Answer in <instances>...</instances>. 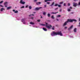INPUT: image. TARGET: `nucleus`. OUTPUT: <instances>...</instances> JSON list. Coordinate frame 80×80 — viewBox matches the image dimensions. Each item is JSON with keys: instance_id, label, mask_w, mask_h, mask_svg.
I'll return each instance as SVG.
<instances>
[{"instance_id": "nucleus-42", "label": "nucleus", "mask_w": 80, "mask_h": 80, "mask_svg": "<svg viewBox=\"0 0 80 80\" xmlns=\"http://www.w3.org/2000/svg\"><path fill=\"white\" fill-rule=\"evenodd\" d=\"M52 30H55V28H53V27L52 28Z\"/></svg>"}, {"instance_id": "nucleus-7", "label": "nucleus", "mask_w": 80, "mask_h": 80, "mask_svg": "<svg viewBox=\"0 0 80 80\" xmlns=\"http://www.w3.org/2000/svg\"><path fill=\"white\" fill-rule=\"evenodd\" d=\"M8 2H4V5H5V7H7V3Z\"/></svg>"}, {"instance_id": "nucleus-33", "label": "nucleus", "mask_w": 80, "mask_h": 80, "mask_svg": "<svg viewBox=\"0 0 80 80\" xmlns=\"http://www.w3.org/2000/svg\"><path fill=\"white\" fill-rule=\"evenodd\" d=\"M38 22H40V19H38L37 20Z\"/></svg>"}, {"instance_id": "nucleus-50", "label": "nucleus", "mask_w": 80, "mask_h": 80, "mask_svg": "<svg viewBox=\"0 0 80 80\" xmlns=\"http://www.w3.org/2000/svg\"><path fill=\"white\" fill-rule=\"evenodd\" d=\"M74 0V1H77V0Z\"/></svg>"}, {"instance_id": "nucleus-2", "label": "nucleus", "mask_w": 80, "mask_h": 80, "mask_svg": "<svg viewBox=\"0 0 80 80\" xmlns=\"http://www.w3.org/2000/svg\"><path fill=\"white\" fill-rule=\"evenodd\" d=\"M60 35V36H63V34H62L61 32H55L54 31H53L52 33H51V35L52 36H55V35Z\"/></svg>"}, {"instance_id": "nucleus-8", "label": "nucleus", "mask_w": 80, "mask_h": 80, "mask_svg": "<svg viewBox=\"0 0 80 80\" xmlns=\"http://www.w3.org/2000/svg\"><path fill=\"white\" fill-rule=\"evenodd\" d=\"M25 18H22V22H23V23H24V24H25Z\"/></svg>"}, {"instance_id": "nucleus-52", "label": "nucleus", "mask_w": 80, "mask_h": 80, "mask_svg": "<svg viewBox=\"0 0 80 80\" xmlns=\"http://www.w3.org/2000/svg\"><path fill=\"white\" fill-rule=\"evenodd\" d=\"M79 25H80V22L79 23Z\"/></svg>"}, {"instance_id": "nucleus-19", "label": "nucleus", "mask_w": 80, "mask_h": 80, "mask_svg": "<svg viewBox=\"0 0 80 80\" xmlns=\"http://www.w3.org/2000/svg\"><path fill=\"white\" fill-rule=\"evenodd\" d=\"M51 18H52V19H55V18H54V16L52 15L51 17Z\"/></svg>"}, {"instance_id": "nucleus-34", "label": "nucleus", "mask_w": 80, "mask_h": 80, "mask_svg": "<svg viewBox=\"0 0 80 80\" xmlns=\"http://www.w3.org/2000/svg\"><path fill=\"white\" fill-rule=\"evenodd\" d=\"M68 28V27H65L64 28L65 29H67V28Z\"/></svg>"}, {"instance_id": "nucleus-25", "label": "nucleus", "mask_w": 80, "mask_h": 80, "mask_svg": "<svg viewBox=\"0 0 80 80\" xmlns=\"http://www.w3.org/2000/svg\"><path fill=\"white\" fill-rule=\"evenodd\" d=\"M43 14L44 15H46V12H43Z\"/></svg>"}, {"instance_id": "nucleus-49", "label": "nucleus", "mask_w": 80, "mask_h": 80, "mask_svg": "<svg viewBox=\"0 0 80 80\" xmlns=\"http://www.w3.org/2000/svg\"><path fill=\"white\" fill-rule=\"evenodd\" d=\"M79 22H80V18H79Z\"/></svg>"}, {"instance_id": "nucleus-28", "label": "nucleus", "mask_w": 80, "mask_h": 80, "mask_svg": "<svg viewBox=\"0 0 80 80\" xmlns=\"http://www.w3.org/2000/svg\"><path fill=\"white\" fill-rule=\"evenodd\" d=\"M68 12H70V9H68Z\"/></svg>"}, {"instance_id": "nucleus-39", "label": "nucleus", "mask_w": 80, "mask_h": 80, "mask_svg": "<svg viewBox=\"0 0 80 80\" xmlns=\"http://www.w3.org/2000/svg\"><path fill=\"white\" fill-rule=\"evenodd\" d=\"M0 6L2 7H3V6H2V5H0Z\"/></svg>"}, {"instance_id": "nucleus-32", "label": "nucleus", "mask_w": 80, "mask_h": 80, "mask_svg": "<svg viewBox=\"0 0 80 80\" xmlns=\"http://www.w3.org/2000/svg\"><path fill=\"white\" fill-rule=\"evenodd\" d=\"M62 9H60V10H59V12H62Z\"/></svg>"}, {"instance_id": "nucleus-20", "label": "nucleus", "mask_w": 80, "mask_h": 80, "mask_svg": "<svg viewBox=\"0 0 80 80\" xmlns=\"http://www.w3.org/2000/svg\"><path fill=\"white\" fill-rule=\"evenodd\" d=\"M58 4H55L54 6L55 7H57V6H58Z\"/></svg>"}, {"instance_id": "nucleus-17", "label": "nucleus", "mask_w": 80, "mask_h": 80, "mask_svg": "<svg viewBox=\"0 0 80 80\" xmlns=\"http://www.w3.org/2000/svg\"><path fill=\"white\" fill-rule=\"evenodd\" d=\"M74 32H77V28H75L74 29Z\"/></svg>"}, {"instance_id": "nucleus-18", "label": "nucleus", "mask_w": 80, "mask_h": 80, "mask_svg": "<svg viewBox=\"0 0 80 80\" xmlns=\"http://www.w3.org/2000/svg\"><path fill=\"white\" fill-rule=\"evenodd\" d=\"M30 24H31V25H34V22H30Z\"/></svg>"}, {"instance_id": "nucleus-1", "label": "nucleus", "mask_w": 80, "mask_h": 80, "mask_svg": "<svg viewBox=\"0 0 80 80\" xmlns=\"http://www.w3.org/2000/svg\"><path fill=\"white\" fill-rule=\"evenodd\" d=\"M77 22V20L76 19H68V20L67 21L65 22L62 25L63 27H65V26H66L67 24V23H68V22Z\"/></svg>"}, {"instance_id": "nucleus-4", "label": "nucleus", "mask_w": 80, "mask_h": 80, "mask_svg": "<svg viewBox=\"0 0 80 80\" xmlns=\"http://www.w3.org/2000/svg\"><path fill=\"white\" fill-rule=\"evenodd\" d=\"M41 8H42V7H40L39 8L37 7V8H36L35 9H34V10H35V11H38Z\"/></svg>"}, {"instance_id": "nucleus-27", "label": "nucleus", "mask_w": 80, "mask_h": 80, "mask_svg": "<svg viewBox=\"0 0 80 80\" xmlns=\"http://www.w3.org/2000/svg\"><path fill=\"white\" fill-rule=\"evenodd\" d=\"M29 9H32V7L29 6Z\"/></svg>"}, {"instance_id": "nucleus-41", "label": "nucleus", "mask_w": 80, "mask_h": 80, "mask_svg": "<svg viewBox=\"0 0 80 80\" xmlns=\"http://www.w3.org/2000/svg\"><path fill=\"white\" fill-rule=\"evenodd\" d=\"M70 8V9H72V7H69Z\"/></svg>"}, {"instance_id": "nucleus-53", "label": "nucleus", "mask_w": 80, "mask_h": 80, "mask_svg": "<svg viewBox=\"0 0 80 80\" xmlns=\"http://www.w3.org/2000/svg\"><path fill=\"white\" fill-rule=\"evenodd\" d=\"M79 27H80V26H79Z\"/></svg>"}, {"instance_id": "nucleus-40", "label": "nucleus", "mask_w": 80, "mask_h": 80, "mask_svg": "<svg viewBox=\"0 0 80 80\" xmlns=\"http://www.w3.org/2000/svg\"><path fill=\"white\" fill-rule=\"evenodd\" d=\"M64 6H66V3H64Z\"/></svg>"}, {"instance_id": "nucleus-31", "label": "nucleus", "mask_w": 80, "mask_h": 80, "mask_svg": "<svg viewBox=\"0 0 80 80\" xmlns=\"http://www.w3.org/2000/svg\"><path fill=\"white\" fill-rule=\"evenodd\" d=\"M47 3L48 4V5H49V4H50V2H47Z\"/></svg>"}, {"instance_id": "nucleus-48", "label": "nucleus", "mask_w": 80, "mask_h": 80, "mask_svg": "<svg viewBox=\"0 0 80 80\" xmlns=\"http://www.w3.org/2000/svg\"><path fill=\"white\" fill-rule=\"evenodd\" d=\"M33 13H36V12H34Z\"/></svg>"}, {"instance_id": "nucleus-12", "label": "nucleus", "mask_w": 80, "mask_h": 80, "mask_svg": "<svg viewBox=\"0 0 80 80\" xmlns=\"http://www.w3.org/2000/svg\"><path fill=\"white\" fill-rule=\"evenodd\" d=\"M72 28H73V25H72V26L70 27V28H68V30H70V29H72Z\"/></svg>"}, {"instance_id": "nucleus-24", "label": "nucleus", "mask_w": 80, "mask_h": 80, "mask_svg": "<svg viewBox=\"0 0 80 80\" xmlns=\"http://www.w3.org/2000/svg\"><path fill=\"white\" fill-rule=\"evenodd\" d=\"M25 8V6H22L21 7V8Z\"/></svg>"}, {"instance_id": "nucleus-26", "label": "nucleus", "mask_w": 80, "mask_h": 80, "mask_svg": "<svg viewBox=\"0 0 80 80\" xmlns=\"http://www.w3.org/2000/svg\"><path fill=\"white\" fill-rule=\"evenodd\" d=\"M63 3V2H60L59 4H62Z\"/></svg>"}, {"instance_id": "nucleus-36", "label": "nucleus", "mask_w": 80, "mask_h": 80, "mask_svg": "<svg viewBox=\"0 0 80 80\" xmlns=\"http://www.w3.org/2000/svg\"><path fill=\"white\" fill-rule=\"evenodd\" d=\"M31 15H32V16H34V14H31L30 15H29V16L30 17V16H31Z\"/></svg>"}, {"instance_id": "nucleus-38", "label": "nucleus", "mask_w": 80, "mask_h": 80, "mask_svg": "<svg viewBox=\"0 0 80 80\" xmlns=\"http://www.w3.org/2000/svg\"><path fill=\"white\" fill-rule=\"evenodd\" d=\"M37 0H34V2H37Z\"/></svg>"}, {"instance_id": "nucleus-22", "label": "nucleus", "mask_w": 80, "mask_h": 80, "mask_svg": "<svg viewBox=\"0 0 80 80\" xmlns=\"http://www.w3.org/2000/svg\"><path fill=\"white\" fill-rule=\"evenodd\" d=\"M48 17H50V14L48 13Z\"/></svg>"}, {"instance_id": "nucleus-21", "label": "nucleus", "mask_w": 80, "mask_h": 80, "mask_svg": "<svg viewBox=\"0 0 80 80\" xmlns=\"http://www.w3.org/2000/svg\"><path fill=\"white\" fill-rule=\"evenodd\" d=\"M18 12V11H15L14 13H17Z\"/></svg>"}, {"instance_id": "nucleus-9", "label": "nucleus", "mask_w": 80, "mask_h": 80, "mask_svg": "<svg viewBox=\"0 0 80 80\" xmlns=\"http://www.w3.org/2000/svg\"><path fill=\"white\" fill-rule=\"evenodd\" d=\"M36 3V5H40V4H41V2H37Z\"/></svg>"}, {"instance_id": "nucleus-6", "label": "nucleus", "mask_w": 80, "mask_h": 80, "mask_svg": "<svg viewBox=\"0 0 80 80\" xmlns=\"http://www.w3.org/2000/svg\"><path fill=\"white\" fill-rule=\"evenodd\" d=\"M73 6L75 7H77V6L78 5V4L75 2H73Z\"/></svg>"}, {"instance_id": "nucleus-47", "label": "nucleus", "mask_w": 80, "mask_h": 80, "mask_svg": "<svg viewBox=\"0 0 80 80\" xmlns=\"http://www.w3.org/2000/svg\"><path fill=\"white\" fill-rule=\"evenodd\" d=\"M41 18H43V17H42V16H41Z\"/></svg>"}, {"instance_id": "nucleus-45", "label": "nucleus", "mask_w": 80, "mask_h": 80, "mask_svg": "<svg viewBox=\"0 0 80 80\" xmlns=\"http://www.w3.org/2000/svg\"><path fill=\"white\" fill-rule=\"evenodd\" d=\"M12 11H13V12H15V10H13Z\"/></svg>"}, {"instance_id": "nucleus-11", "label": "nucleus", "mask_w": 80, "mask_h": 80, "mask_svg": "<svg viewBox=\"0 0 80 80\" xmlns=\"http://www.w3.org/2000/svg\"><path fill=\"white\" fill-rule=\"evenodd\" d=\"M58 13V12H51L52 14H57V13Z\"/></svg>"}, {"instance_id": "nucleus-23", "label": "nucleus", "mask_w": 80, "mask_h": 80, "mask_svg": "<svg viewBox=\"0 0 80 80\" xmlns=\"http://www.w3.org/2000/svg\"><path fill=\"white\" fill-rule=\"evenodd\" d=\"M3 2V1H2L0 2V4L2 3Z\"/></svg>"}, {"instance_id": "nucleus-51", "label": "nucleus", "mask_w": 80, "mask_h": 80, "mask_svg": "<svg viewBox=\"0 0 80 80\" xmlns=\"http://www.w3.org/2000/svg\"><path fill=\"white\" fill-rule=\"evenodd\" d=\"M58 20H58V19H57V21H58Z\"/></svg>"}, {"instance_id": "nucleus-43", "label": "nucleus", "mask_w": 80, "mask_h": 80, "mask_svg": "<svg viewBox=\"0 0 80 80\" xmlns=\"http://www.w3.org/2000/svg\"><path fill=\"white\" fill-rule=\"evenodd\" d=\"M58 8H56L55 9V10H57V9H58Z\"/></svg>"}, {"instance_id": "nucleus-37", "label": "nucleus", "mask_w": 80, "mask_h": 80, "mask_svg": "<svg viewBox=\"0 0 80 80\" xmlns=\"http://www.w3.org/2000/svg\"><path fill=\"white\" fill-rule=\"evenodd\" d=\"M28 5H27L26 6V8H28Z\"/></svg>"}, {"instance_id": "nucleus-13", "label": "nucleus", "mask_w": 80, "mask_h": 80, "mask_svg": "<svg viewBox=\"0 0 80 80\" xmlns=\"http://www.w3.org/2000/svg\"><path fill=\"white\" fill-rule=\"evenodd\" d=\"M54 4H55V2H52V4L50 5V7H52V6H53V5H54Z\"/></svg>"}, {"instance_id": "nucleus-16", "label": "nucleus", "mask_w": 80, "mask_h": 80, "mask_svg": "<svg viewBox=\"0 0 80 80\" xmlns=\"http://www.w3.org/2000/svg\"><path fill=\"white\" fill-rule=\"evenodd\" d=\"M48 1H52V0H45V1H44L45 2H48Z\"/></svg>"}, {"instance_id": "nucleus-3", "label": "nucleus", "mask_w": 80, "mask_h": 80, "mask_svg": "<svg viewBox=\"0 0 80 80\" xmlns=\"http://www.w3.org/2000/svg\"><path fill=\"white\" fill-rule=\"evenodd\" d=\"M46 24H44L43 23H40V25H42V26H46V27H47L49 29H50L52 27V25H50L49 26V24H48V23L47 22H45Z\"/></svg>"}, {"instance_id": "nucleus-35", "label": "nucleus", "mask_w": 80, "mask_h": 80, "mask_svg": "<svg viewBox=\"0 0 80 80\" xmlns=\"http://www.w3.org/2000/svg\"><path fill=\"white\" fill-rule=\"evenodd\" d=\"M68 6H70V3L68 4Z\"/></svg>"}, {"instance_id": "nucleus-29", "label": "nucleus", "mask_w": 80, "mask_h": 80, "mask_svg": "<svg viewBox=\"0 0 80 80\" xmlns=\"http://www.w3.org/2000/svg\"><path fill=\"white\" fill-rule=\"evenodd\" d=\"M58 17H61V16L60 15H58L57 16Z\"/></svg>"}, {"instance_id": "nucleus-5", "label": "nucleus", "mask_w": 80, "mask_h": 80, "mask_svg": "<svg viewBox=\"0 0 80 80\" xmlns=\"http://www.w3.org/2000/svg\"><path fill=\"white\" fill-rule=\"evenodd\" d=\"M19 3H21V4H22L23 5L25 3V2H23V0H20V2H19Z\"/></svg>"}, {"instance_id": "nucleus-46", "label": "nucleus", "mask_w": 80, "mask_h": 80, "mask_svg": "<svg viewBox=\"0 0 80 80\" xmlns=\"http://www.w3.org/2000/svg\"><path fill=\"white\" fill-rule=\"evenodd\" d=\"M47 7V5H44V7Z\"/></svg>"}, {"instance_id": "nucleus-44", "label": "nucleus", "mask_w": 80, "mask_h": 80, "mask_svg": "<svg viewBox=\"0 0 80 80\" xmlns=\"http://www.w3.org/2000/svg\"><path fill=\"white\" fill-rule=\"evenodd\" d=\"M31 19H33V17H32Z\"/></svg>"}, {"instance_id": "nucleus-10", "label": "nucleus", "mask_w": 80, "mask_h": 80, "mask_svg": "<svg viewBox=\"0 0 80 80\" xmlns=\"http://www.w3.org/2000/svg\"><path fill=\"white\" fill-rule=\"evenodd\" d=\"M12 6H10L9 7H8L7 8V10H10V9H11L12 8Z\"/></svg>"}, {"instance_id": "nucleus-15", "label": "nucleus", "mask_w": 80, "mask_h": 80, "mask_svg": "<svg viewBox=\"0 0 80 80\" xmlns=\"http://www.w3.org/2000/svg\"><path fill=\"white\" fill-rule=\"evenodd\" d=\"M3 10H4V8H2L1 9H0V11L1 12H2Z\"/></svg>"}, {"instance_id": "nucleus-14", "label": "nucleus", "mask_w": 80, "mask_h": 80, "mask_svg": "<svg viewBox=\"0 0 80 80\" xmlns=\"http://www.w3.org/2000/svg\"><path fill=\"white\" fill-rule=\"evenodd\" d=\"M42 29L44 30V31H47V29L45 28H43Z\"/></svg>"}, {"instance_id": "nucleus-30", "label": "nucleus", "mask_w": 80, "mask_h": 80, "mask_svg": "<svg viewBox=\"0 0 80 80\" xmlns=\"http://www.w3.org/2000/svg\"><path fill=\"white\" fill-rule=\"evenodd\" d=\"M58 6L59 7H61V5H58Z\"/></svg>"}]
</instances>
